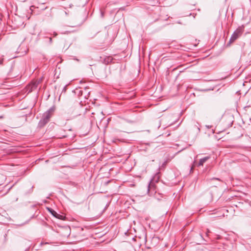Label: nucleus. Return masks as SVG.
Instances as JSON below:
<instances>
[{"instance_id": "7", "label": "nucleus", "mask_w": 251, "mask_h": 251, "mask_svg": "<svg viewBox=\"0 0 251 251\" xmlns=\"http://www.w3.org/2000/svg\"><path fill=\"white\" fill-rule=\"evenodd\" d=\"M210 158V156H206L201 158L200 160V161L198 164V166H203V164L209 159Z\"/></svg>"}, {"instance_id": "2", "label": "nucleus", "mask_w": 251, "mask_h": 251, "mask_svg": "<svg viewBox=\"0 0 251 251\" xmlns=\"http://www.w3.org/2000/svg\"><path fill=\"white\" fill-rule=\"evenodd\" d=\"M244 31L243 27H239L237 28L233 34L231 35V36L229 39V43L231 44L234 42L236 40H237L240 36H241Z\"/></svg>"}, {"instance_id": "15", "label": "nucleus", "mask_w": 251, "mask_h": 251, "mask_svg": "<svg viewBox=\"0 0 251 251\" xmlns=\"http://www.w3.org/2000/svg\"><path fill=\"white\" fill-rule=\"evenodd\" d=\"M90 36L91 37H93V36L92 35V33H91Z\"/></svg>"}, {"instance_id": "6", "label": "nucleus", "mask_w": 251, "mask_h": 251, "mask_svg": "<svg viewBox=\"0 0 251 251\" xmlns=\"http://www.w3.org/2000/svg\"><path fill=\"white\" fill-rule=\"evenodd\" d=\"M148 193L150 195H152L154 191V187L153 184L151 182L148 185Z\"/></svg>"}, {"instance_id": "16", "label": "nucleus", "mask_w": 251, "mask_h": 251, "mask_svg": "<svg viewBox=\"0 0 251 251\" xmlns=\"http://www.w3.org/2000/svg\"><path fill=\"white\" fill-rule=\"evenodd\" d=\"M213 179H217V180H220L219 178H213Z\"/></svg>"}, {"instance_id": "10", "label": "nucleus", "mask_w": 251, "mask_h": 251, "mask_svg": "<svg viewBox=\"0 0 251 251\" xmlns=\"http://www.w3.org/2000/svg\"><path fill=\"white\" fill-rule=\"evenodd\" d=\"M3 61V58H0V65H2Z\"/></svg>"}, {"instance_id": "8", "label": "nucleus", "mask_w": 251, "mask_h": 251, "mask_svg": "<svg viewBox=\"0 0 251 251\" xmlns=\"http://www.w3.org/2000/svg\"><path fill=\"white\" fill-rule=\"evenodd\" d=\"M6 180V177L2 174H0V185H2Z\"/></svg>"}, {"instance_id": "17", "label": "nucleus", "mask_w": 251, "mask_h": 251, "mask_svg": "<svg viewBox=\"0 0 251 251\" xmlns=\"http://www.w3.org/2000/svg\"><path fill=\"white\" fill-rule=\"evenodd\" d=\"M210 232V231H209V230L208 229H207V233H206V234H207V233H208V232Z\"/></svg>"}, {"instance_id": "13", "label": "nucleus", "mask_w": 251, "mask_h": 251, "mask_svg": "<svg viewBox=\"0 0 251 251\" xmlns=\"http://www.w3.org/2000/svg\"><path fill=\"white\" fill-rule=\"evenodd\" d=\"M80 94L81 95H82V91H81V90H79V95H80Z\"/></svg>"}, {"instance_id": "4", "label": "nucleus", "mask_w": 251, "mask_h": 251, "mask_svg": "<svg viewBox=\"0 0 251 251\" xmlns=\"http://www.w3.org/2000/svg\"><path fill=\"white\" fill-rule=\"evenodd\" d=\"M39 81H35L31 82L28 85V89L29 91H32L35 90L38 86Z\"/></svg>"}, {"instance_id": "18", "label": "nucleus", "mask_w": 251, "mask_h": 251, "mask_svg": "<svg viewBox=\"0 0 251 251\" xmlns=\"http://www.w3.org/2000/svg\"><path fill=\"white\" fill-rule=\"evenodd\" d=\"M66 86H65V87H64V90H66Z\"/></svg>"}, {"instance_id": "14", "label": "nucleus", "mask_w": 251, "mask_h": 251, "mask_svg": "<svg viewBox=\"0 0 251 251\" xmlns=\"http://www.w3.org/2000/svg\"><path fill=\"white\" fill-rule=\"evenodd\" d=\"M193 167H192L191 168L190 172H192V171H193Z\"/></svg>"}, {"instance_id": "3", "label": "nucleus", "mask_w": 251, "mask_h": 251, "mask_svg": "<svg viewBox=\"0 0 251 251\" xmlns=\"http://www.w3.org/2000/svg\"><path fill=\"white\" fill-rule=\"evenodd\" d=\"M82 108L80 106H77L76 107H75L74 109L72 110L71 111V115L72 116L73 118H75L77 117L79 115H81V113L80 112V110H81Z\"/></svg>"}, {"instance_id": "11", "label": "nucleus", "mask_w": 251, "mask_h": 251, "mask_svg": "<svg viewBox=\"0 0 251 251\" xmlns=\"http://www.w3.org/2000/svg\"><path fill=\"white\" fill-rule=\"evenodd\" d=\"M53 35L54 37H56L57 35V33L55 32H54L53 33Z\"/></svg>"}, {"instance_id": "1", "label": "nucleus", "mask_w": 251, "mask_h": 251, "mask_svg": "<svg viewBox=\"0 0 251 251\" xmlns=\"http://www.w3.org/2000/svg\"><path fill=\"white\" fill-rule=\"evenodd\" d=\"M55 111V107L52 106L48 111L45 112L39 123V126L40 127L44 126L47 124L50 120V117L52 116Z\"/></svg>"}, {"instance_id": "5", "label": "nucleus", "mask_w": 251, "mask_h": 251, "mask_svg": "<svg viewBox=\"0 0 251 251\" xmlns=\"http://www.w3.org/2000/svg\"><path fill=\"white\" fill-rule=\"evenodd\" d=\"M48 209L54 217L60 219H62L63 216L58 214L54 210L50 208H48Z\"/></svg>"}, {"instance_id": "9", "label": "nucleus", "mask_w": 251, "mask_h": 251, "mask_svg": "<svg viewBox=\"0 0 251 251\" xmlns=\"http://www.w3.org/2000/svg\"><path fill=\"white\" fill-rule=\"evenodd\" d=\"M112 61V58L110 57H108L106 58H105L104 60V63L105 64H108L109 62Z\"/></svg>"}, {"instance_id": "12", "label": "nucleus", "mask_w": 251, "mask_h": 251, "mask_svg": "<svg viewBox=\"0 0 251 251\" xmlns=\"http://www.w3.org/2000/svg\"><path fill=\"white\" fill-rule=\"evenodd\" d=\"M49 42L50 43H52V38L51 37L49 38Z\"/></svg>"}]
</instances>
